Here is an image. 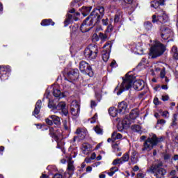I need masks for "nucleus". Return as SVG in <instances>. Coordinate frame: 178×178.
<instances>
[{"instance_id":"nucleus-46","label":"nucleus","mask_w":178,"mask_h":178,"mask_svg":"<svg viewBox=\"0 0 178 178\" xmlns=\"http://www.w3.org/2000/svg\"><path fill=\"white\" fill-rule=\"evenodd\" d=\"M110 66L111 67H116V66H118V64L116 63V60H113V61L111 62V63L110 64Z\"/></svg>"},{"instance_id":"nucleus-36","label":"nucleus","mask_w":178,"mask_h":178,"mask_svg":"<svg viewBox=\"0 0 178 178\" xmlns=\"http://www.w3.org/2000/svg\"><path fill=\"white\" fill-rule=\"evenodd\" d=\"M122 163H123L122 161V159H116L113 161V165H120Z\"/></svg>"},{"instance_id":"nucleus-58","label":"nucleus","mask_w":178,"mask_h":178,"mask_svg":"<svg viewBox=\"0 0 178 178\" xmlns=\"http://www.w3.org/2000/svg\"><path fill=\"white\" fill-rule=\"evenodd\" d=\"M159 99L157 97L154 99V104L155 105H158L159 104Z\"/></svg>"},{"instance_id":"nucleus-50","label":"nucleus","mask_w":178,"mask_h":178,"mask_svg":"<svg viewBox=\"0 0 178 178\" xmlns=\"http://www.w3.org/2000/svg\"><path fill=\"white\" fill-rule=\"evenodd\" d=\"M162 101H169V95H165V96H162L161 98Z\"/></svg>"},{"instance_id":"nucleus-19","label":"nucleus","mask_w":178,"mask_h":178,"mask_svg":"<svg viewBox=\"0 0 178 178\" xmlns=\"http://www.w3.org/2000/svg\"><path fill=\"white\" fill-rule=\"evenodd\" d=\"M42 104V102H41V100H38V102H36L35 109L33 111L34 116H35V115H38V113H40Z\"/></svg>"},{"instance_id":"nucleus-53","label":"nucleus","mask_w":178,"mask_h":178,"mask_svg":"<svg viewBox=\"0 0 178 178\" xmlns=\"http://www.w3.org/2000/svg\"><path fill=\"white\" fill-rule=\"evenodd\" d=\"M82 149H83V151H87L88 149V145L87 144H83L82 146Z\"/></svg>"},{"instance_id":"nucleus-43","label":"nucleus","mask_w":178,"mask_h":178,"mask_svg":"<svg viewBox=\"0 0 178 178\" xmlns=\"http://www.w3.org/2000/svg\"><path fill=\"white\" fill-rule=\"evenodd\" d=\"M160 76L161 77V79H165V77H166V72H165V68H163L161 72H160Z\"/></svg>"},{"instance_id":"nucleus-38","label":"nucleus","mask_w":178,"mask_h":178,"mask_svg":"<svg viewBox=\"0 0 178 178\" xmlns=\"http://www.w3.org/2000/svg\"><path fill=\"white\" fill-rule=\"evenodd\" d=\"M177 114H174L172 118V126L177 124Z\"/></svg>"},{"instance_id":"nucleus-33","label":"nucleus","mask_w":178,"mask_h":178,"mask_svg":"<svg viewBox=\"0 0 178 178\" xmlns=\"http://www.w3.org/2000/svg\"><path fill=\"white\" fill-rule=\"evenodd\" d=\"M99 38H100V40H102V41H106V40H108V35H106L105 33H99Z\"/></svg>"},{"instance_id":"nucleus-9","label":"nucleus","mask_w":178,"mask_h":178,"mask_svg":"<svg viewBox=\"0 0 178 178\" xmlns=\"http://www.w3.org/2000/svg\"><path fill=\"white\" fill-rule=\"evenodd\" d=\"M70 111L72 116H79V115H80V104L77 100H74L72 102Z\"/></svg>"},{"instance_id":"nucleus-30","label":"nucleus","mask_w":178,"mask_h":178,"mask_svg":"<svg viewBox=\"0 0 178 178\" xmlns=\"http://www.w3.org/2000/svg\"><path fill=\"white\" fill-rule=\"evenodd\" d=\"M119 170V168H118L117 167H112L110 169V171H106L105 173H107V175H108V176H113V175H115V173H116V172H118Z\"/></svg>"},{"instance_id":"nucleus-29","label":"nucleus","mask_w":178,"mask_h":178,"mask_svg":"<svg viewBox=\"0 0 178 178\" xmlns=\"http://www.w3.org/2000/svg\"><path fill=\"white\" fill-rule=\"evenodd\" d=\"M131 129L134 133H139V134L143 133V131H141V127L140 125H132Z\"/></svg>"},{"instance_id":"nucleus-35","label":"nucleus","mask_w":178,"mask_h":178,"mask_svg":"<svg viewBox=\"0 0 178 178\" xmlns=\"http://www.w3.org/2000/svg\"><path fill=\"white\" fill-rule=\"evenodd\" d=\"M63 125L65 130H69V129L70 128V124H69L67 120L63 121Z\"/></svg>"},{"instance_id":"nucleus-45","label":"nucleus","mask_w":178,"mask_h":178,"mask_svg":"<svg viewBox=\"0 0 178 178\" xmlns=\"http://www.w3.org/2000/svg\"><path fill=\"white\" fill-rule=\"evenodd\" d=\"M119 20H120V15H116L114 18L115 23H119Z\"/></svg>"},{"instance_id":"nucleus-34","label":"nucleus","mask_w":178,"mask_h":178,"mask_svg":"<svg viewBox=\"0 0 178 178\" xmlns=\"http://www.w3.org/2000/svg\"><path fill=\"white\" fill-rule=\"evenodd\" d=\"M94 130H95V133H97V134H102V133H103L102 129L101 128V127H99V125H97L94 128Z\"/></svg>"},{"instance_id":"nucleus-59","label":"nucleus","mask_w":178,"mask_h":178,"mask_svg":"<svg viewBox=\"0 0 178 178\" xmlns=\"http://www.w3.org/2000/svg\"><path fill=\"white\" fill-rule=\"evenodd\" d=\"M140 170V168H138V165H135L133 168L134 172H138Z\"/></svg>"},{"instance_id":"nucleus-7","label":"nucleus","mask_w":178,"mask_h":178,"mask_svg":"<svg viewBox=\"0 0 178 178\" xmlns=\"http://www.w3.org/2000/svg\"><path fill=\"white\" fill-rule=\"evenodd\" d=\"M79 69L82 73L84 74H88L90 77L94 76V72H92V68L90 64L87 63L86 61H81L79 64Z\"/></svg>"},{"instance_id":"nucleus-12","label":"nucleus","mask_w":178,"mask_h":178,"mask_svg":"<svg viewBox=\"0 0 178 178\" xmlns=\"http://www.w3.org/2000/svg\"><path fill=\"white\" fill-rule=\"evenodd\" d=\"M56 109H57V111H61L62 115L64 116L69 115V110L66 107V102H60L57 106H56Z\"/></svg>"},{"instance_id":"nucleus-62","label":"nucleus","mask_w":178,"mask_h":178,"mask_svg":"<svg viewBox=\"0 0 178 178\" xmlns=\"http://www.w3.org/2000/svg\"><path fill=\"white\" fill-rule=\"evenodd\" d=\"M102 146V143H99L96 147L95 148V149H99V148H101V147Z\"/></svg>"},{"instance_id":"nucleus-27","label":"nucleus","mask_w":178,"mask_h":178,"mask_svg":"<svg viewBox=\"0 0 178 178\" xmlns=\"http://www.w3.org/2000/svg\"><path fill=\"white\" fill-rule=\"evenodd\" d=\"M171 54L174 59L178 60V49L177 47L173 46L171 49Z\"/></svg>"},{"instance_id":"nucleus-25","label":"nucleus","mask_w":178,"mask_h":178,"mask_svg":"<svg viewBox=\"0 0 178 178\" xmlns=\"http://www.w3.org/2000/svg\"><path fill=\"white\" fill-rule=\"evenodd\" d=\"M67 170L70 175V173H73V172H74V165H73V161H72L71 159L68 161Z\"/></svg>"},{"instance_id":"nucleus-37","label":"nucleus","mask_w":178,"mask_h":178,"mask_svg":"<svg viewBox=\"0 0 178 178\" xmlns=\"http://www.w3.org/2000/svg\"><path fill=\"white\" fill-rule=\"evenodd\" d=\"M48 108H53V109L56 108V106L54 104V102L51 101V99H49Z\"/></svg>"},{"instance_id":"nucleus-42","label":"nucleus","mask_w":178,"mask_h":178,"mask_svg":"<svg viewBox=\"0 0 178 178\" xmlns=\"http://www.w3.org/2000/svg\"><path fill=\"white\" fill-rule=\"evenodd\" d=\"M83 12H86V13H90V12H91V9H92V7L90 6V7H83Z\"/></svg>"},{"instance_id":"nucleus-2","label":"nucleus","mask_w":178,"mask_h":178,"mask_svg":"<svg viewBox=\"0 0 178 178\" xmlns=\"http://www.w3.org/2000/svg\"><path fill=\"white\" fill-rule=\"evenodd\" d=\"M104 13H105V8L104 7L94 9L90 16L86 19L88 24H91L92 26L98 24L101 22V19L104 17Z\"/></svg>"},{"instance_id":"nucleus-24","label":"nucleus","mask_w":178,"mask_h":178,"mask_svg":"<svg viewBox=\"0 0 178 178\" xmlns=\"http://www.w3.org/2000/svg\"><path fill=\"white\" fill-rule=\"evenodd\" d=\"M139 112L138 109H134L131 111L129 114L130 119L134 120L138 118Z\"/></svg>"},{"instance_id":"nucleus-64","label":"nucleus","mask_w":178,"mask_h":178,"mask_svg":"<svg viewBox=\"0 0 178 178\" xmlns=\"http://www.w3.org/2000/svg\"><path fill=\"white\" fill-rule=\"evenodd\" d=\"M173 159H174V161H178V154H175Z\"/></svg>"},{"instance_id":"nucleus-3","label":"nucleus","mask_w":178,"mask_h":178,"mask_svg":"<svg viewBox=\"0 0 178 178\" xmlns=\"http://www.w3.org/2000/svg\"><path fill=\"white\" fill-rule=\"evenodd\" d=\"M165 51L166 47L161 43V42L155 40L150 47L149 56L152 59H155V58H159V56L163 55Z\"/></svg>"},{"instance_id":"nucleus-5","label":"nucleus","mask_w":178,"mask_h":178,"mask_svg":"<svg viewBox=\"0 0 178 178\" xmlns=\"http://www.w3.org/2000/svg\"><path fill=\"white\" fill-rule=\"evenodd\" d=\"M163 141V137H156V135H153L152 137L148 138L143 144L142 151H151L155 145H158L159 143Z\"/></svg>"},{"instance_id":"nucleus-20","label":"nucleus","mask_w":178,"mask_h":178,"mask_svg":"<svg viewBox=\"0 0 178 178\" xmlns=\"http://www.w3.org/2000/svg\"><path fill=\"white\" fill-rule=\"evenodd\" d=\"M135 52L138 54V55H143L144 54V49H143V44L138 43L135 47Z\"/></svg>"},{"instance_id":"nucleus-51","label":"nucleus","mask_w":178,"mask_h":178,"mask_svg":"<svg viewBox=\"0 0 178 178\" xmlns=\"http://www.w3.org/2000/svg\"><path fill=\"white\" fill-rule=\"evenodd\" d=\"M113 148L114 149H117V151H119V145L118 143H115L113 145Z\"/></svg>"},{"instance_id":"nucleus-47","label":"nucleus","mask_w":178,"mask_h":178,"mask_svg":"<svg viewBox=\"0 0 178 178\" xmlns=\"http://www.w3.org/2000/svg\"><path fill=\"white\" fill-rule=\"evenodd\" d=\"M90 106H91V108H95V106H97V102H95V101H94V100H91L90 101Z\"/></svg>"},{"instance_id":"nucleus-55","label":"nucleus","mask_w":178,"mask_h":178,"mask_svg":"<svg viewBox=\"0 0 178 178\" xmlns=\"http://www.w3.org/2000/svg\"><path fill=\"white\" fill-rule=\"evenodd\" d=\"M83 133V131L81 130V129L78 128L75 132V134H81Z\"/></svg>"},{"instance_id":"nucleus-39","label":"nucleus","mask_w":178,"mask_h":178,"mask_svg":"<svg viewBox=\"0 0 178 178\" xmlns=\"http://www.w3.org/2000/svg\"><path fill=\"white\" fill-rule=\"evenodd\" d=\"M53 95H54L56 97H60V90H58V89H54V92H53Z\"/></svg>"},{"instance_id":"nucleus-13","label":"nucleus","mask_w":178,"mask_h":178,"mask_svg":"<svg viewBox=\"0 0 178 178\" xmlns=\"http://www.w3.org/2000/svg\"><path fill=\"white\" fill-rule=\"evenodd\" d=\"M161 38L163 40H168L173 34V32H172V30L168 27L162 26L161 28Z\"/></svg>"},{"instance_id":"nucleus-56","label":"nucleus","mask_w":178,"mask_h":178,"mask_svg":"<svg viewBox=\"0 0 178 178\" xmlns=\"http://www.w3.org/2000/svg\"><path fill=\"white\" fill-rule=\"evenodd\" d=\"M170 159V155H169L168 154H164V160L165 161H168Z\"/></svg>"},{"instance_id":"nucleus-11","label":"nucleus","mask_w":178,"mask_h":178,"mask_svg":"<svg viewBox=\"0 0 178 178\" xmlns=\"http://www.w3.org/2000/svg\"><path fill=\"white\" fill-rule=\"evenodd\" d=\"M10 72V67L9 65H0V79L1 80H6L8 79V73Z\"/></svg>"},{"instance_id":"nucleus-44","label":"nucleus","mask_w":178,"mask_h":178,"mask_svg":"<svg viewBox=\"0 0 178 178\" xmlns=\"http://www.w3.org/2000/svg\"><path fill=\"white\" fill-rule=\"evenodd\" d=\"M145 177V173L144 172H138L137 174V178H144Z\"/></svg>"},{"instance_id":"nucleus-32","label":"nucleus","mask_w":178,"mask_h":178,"mask_svg":"<svg viewBox=\"0 0 178 178\" xmlns=\"http://www.w3.org/2000/svg\"><path fill=\"white\" fill-rule=\"evenodd\" d=\"M144 27L147 31H149V30L152 29V24L149 22H145L144 23Z\"/></svg>"},{"instance_id":"nucleus-54","label":"nucleus","mask_w":178,"mask_h":178,"mask_svg":"<svg viewBox=\"0 0 178 178\" xmlns=\"http://www.w3.org/2000/svg\"><path fill=\"white\" fill-rule=\"evenodd\" d=\"M102 22L103 26H107V24H108V19H103L102 20Z\"/></svg>"},{"instance_id":"nucleus-18","label":"nucleus","mask_w":178,"mask_h":178,"mask_svg":"<svg viewBox=\"0 0 178 178\" xmlns=\"http://www.w3.org/2000/svg\"><path fill=\"white\" fill-rule=\"evenodd\" d=\"M49 118L53 120V123H54V124L56 126H60V118L55 115H49Z\"/></svg>"},{"instance_id":"nucleus-17","label":"nucleus","mask_w":178,"mask_h":178,"mask_svg":"<svg viewBox=\"0 0 178 178\" xmlns=\"http://www.w3.org/2000/svg\"><path fill=\"white\" fill-rule=\"evenodd\" d=\"M165 2H166V0L152 1L151 6L152 8H156L159 6H163Z\"/></svg>"},{"instance_id":"nucleus-15","label":"nucleus","mask_w":178,"mask_h":178,"mask_svg":"<svg viewBox=\"0 0 178 178\" xmlns=\"http://www.w3.org/2000/svg\"><path fill=\"white\" fill-rule=\"evenodd\" d=\"M118 112L122 115L127 113V103L126 102H122L118 104Z\"/></svg>"},{"instance_id":"nucleus-28","label":"nucleus","mask_w":178,"mask_h":178,"mask_svg":"<svg viewBox=\"0 0 178 178\" xmlns=\"http://www.w3.org/2000/svg\"><path fill=\"white\" fill-rule=\"evenodd\" d=\"M131 122L129 118H124L122 121V129H127L130 126Z\"/></svg>"},{"instance_id":"nucleus-60","label":"nucleus","mask_w":178,"mask_h":178,"mask_svg":"<svg viewBox=\"0 0 178 178\" xmlns=\"http://www.w3.org/2000/svg\"><path fill=\"white\" fill-rule=\"evenodd\" d=\"M90 120V123H95V122H97V118H95V117H92Z\"/></svg>"},{"instance_id":"nucleus-48","label":"nucleus","mask_w":178,"mask_h":178,"mask_svg":"<svg viewBox=\"0 0 178 178\" xmlns=\"http://www.w3.org/2000/svg\"><path fill=\"white\" fill-rule=\"evenodd\" d=\"M165 123H166V121L163 119L158 120L157 121L158 124H165Z\"/></svg>"},{"instance_id":"nucleus-49","label":"nucleus","mask_w":178,"mask_h":178,"mask_svg":"<svg viewBox=\"0 0 178 178\" xmlns=\"http://www.w3.org/2000/svg\"><path fill=\"white\" fill-rule=\"evenodd\" d=\"M162 116H163V118H169V112L163 111L162 113Z\"/></svg>"},{"instance_id":"nucleus-14","label":"nucleus","mask_w":178,"mask_h":178,"mask_svg":"<svg viewBox=\"0 0 178 178\" xmlns=\"http://www.w3.org/2000/svg\"><path fill=\"white\" fill-rule=\"evenodd\" d=\"M67 77H68L70 80H77V79H79V70H72L69 71L67 74Z\"/></svg>"},{"instance_id":"nucleus-31","label":"nucleus","mask_w":178,"mask_h":178,"mask_svg":"<svg viewBox=\"0 0 178 178\" xmlns=\"http://www.w3.org/2000/svg\"><path fill=\"white\" fill-rule=\"evenodd\" d=\"M129 159H130V154H129V152L124 153L121 157V161L122 163H124V162H129Z\"/></svg>"},{"instance_id":"nucleus-8","label":"nucleus","mask_w":178,"mask_h":178,"mask_svg":"<svg viewBox=\"0 0 178 178\" xmlns=\"http://www.w3.org/2000/svg\"><path fill=\"white\" fill-rule=\"evenodd\" d=\"M105 49L102 51V59L104 62H108L109 59V54H111V49H112V42L108 41L104 46Z\"/></svg>"},{"instance_id":"nucleus-57","label":"nucleus","mask_w":178,"mask_h":178,"mask_svg":"<svg viewBox=\"0 0 178 178\" xmlns=\"http://www.w3.org/2000/svg\"><path fill=\"white\" fill-rule=\"evenodd\" d=\"M113 29V26L112 25H108V28H107V31L109 33L111 31H112Z\"/></svg>"},{"instance_id":"nucleus-6","label":"nucleus","mask_w":178,"mask_h":178,"mask_svg":"<svg viewBox=\"0 0 178 178\" xmlns=\"http://www.w3.org/2000/svg\"><path fill=\"white\" fill-rule=\"evenodd\" d=\"M85 58L89 60L96 59L98 56V47L95 44H90L84 51Z\"/></svg>"},{"instance_id":"nucleus-40","label":"nucleus","mask_w":178,"mask_h":178,"mask_svg":"<svg viewBox=\"0 0 178 178\" xmlns=\"http://www.w3.org/2000/svg\"><path fill=\"white\" fill-rule=\"evenodd\" d=\"M49 134L51 137H55V129L54 127L49 128Z\"/></svg>"},{"instance_id":"nucleus-21","label":"nucleus","mask_w":178,"mask_h":178,"mask_svg":"<svg viewBox=\"0 0 178 178\" xmlns=\"http://www.w3.org/2000/svg\"><path fill=\"white\" fill-rule=\"evenodd\" d=\"M130 160H131V163H133V165H134V164L137 163V162H138V157L137 156V152L134 151L131 153Z\"/></svg>"},{"instance_id":"nucleus-10","label":"nucleus","mask_w":178,"mask_h":178,"mask_svg":"<svg viewBox=\"0 0 178 178\" xmlns=\"http://www.w3.org/2000/svg\"><path fill=\"white\" fill-rule=\"evenodd\" d=\"M152 23H166L168 17V15H166V13H163L161 15H159L158 17H156V15H152Z\"/></svg>"},{"instance_id":"nucleus-61","label":"nucleus","mask_w":178,"mask_h":178,"mask_svg":"<svg viewBox=\"0 0 178 178\" xmlns=\"http://www.w3.org/2000/svg\"><path fill=\"white\" fill-rule=\"evenodd\" d=\"M90 120V123H95V122H97V118H95V117H92Z\"/></svg>"},{"instance_id":"nucleus-23","label":"nucleus","mask_w":178,"mask_h":178,"mask_svg":"<svg viewBox=\"0 0 178 178\" xmlns=\"http://www.w3.org/2000/svg\"><path fill=\"white\" fill-rule=\"evenodd\" d=\"M41 26H55V22L52 21V19H43L41 23Z\"/></svg>"},{"instance_id":"nucleus-1","label":"nucleus","mask_w":178,"mask_h":178,"mask_svg":"<svg viewBox=\"0 0 178 178\" xmlns=\"http://www.w3.org/2000/svg\"><path fill=\"white\" fill-rule=\"evenodd\" d=\"M133 84V88L137 91H141L144 88V81L141 80H138L134 81V76L130 75L129 73H127L125 75V79H123V82L121 84L120 89L117 93L118 95H120L124 91V90H129L131 85Z\"/></svg>"},{"instance_id":"nucleus-63","label":"nucleus","mask_w":178,"mask_h":178,"mask_svg":"<svg viewBox=\"0 0 178 178\" xmlns=\"http://www.w3.org/2000/svg\"><path fill=\"white\" fill-rule=\"evenodd\" d=\"M91 170H92V167H91V166H88V167L86 168V172H91Z\"/></svg>"},{"instance_id":"nucleus-4","label":"nucleus","mask_w":178,"mask_h":178,"mask_svg":"<svg viewBox=\"0 0 178 178\" xmlns=\"http://www.w3.org/2000/svg\"><path fill=\"white\" fill-rule=\"evenodd\" d=\"M163 163L162 161H156L147 168V172L152 173L156 178H163L165 175H166V170L163 168Z\"/></svg>"},{"instance_id":"nucleus-41","label":"nucleus","mask_w":178,"mask_h":178,"mask_svg":"<svg viewBox=\"0 0 178 178\" xmlns=\"http://www.w3.org/2000/svg\"><path fill=\"white\" fill-rule=\"evenodd\" d=\"M45 122L47 124H49V126H52L54 124V122L52 120H50L49 118H46Z\"/></svg>"},{"instance_id":"nucleus-52","label":"nucleus","mask_w":178,"mask_h":178,"mask_svg":"<svg viewBox=\"0 0 178 178\" xmlns=\"http://www.w3.org/2000/svg\"><path fill=\"white\" fill-rule=\"evenodd\" d=\"M69 23H70V19H68V18H66L65 22H64V24H65V26H69Z\"/></svg>"},{"instance_id":"nucleus-26","label":"nucleus","mask_w":178,"mask_h":178,"mask_svg":"<svg viewBox=\"0 0 178 178\" xmlns=\"http://www.w3.org/2000/svg\"><path fill=\"white\" fill-rule=\"evenodd\" d=\"M108 113L113 118L118 116V110L115 107H110L108 109Z\"/></svg>"},{"instance_id":"nucleus-16","label":"nucleus","mask_w":178,"mask_h":178,"mask_svg":"<svg viewBox=\"0 0 178 178\" xmlns=\"http://www.w3.org/2000/svg\"><path fill=\"white\" fill-rule=\"evenodd\" d=\"M90 26L92 25L88 24V22H87V19H86L80 27L81 31L82 33H87V31H90V30H91V26Z\"/></svg>"},{"instance_id":"nucleus-22","label":"nucleus","mask_w":178,"mask_h":178,"mask_svg":"<svg viewBox=\"0 0 178 178\" xmlns=\"http://www.w3.org/2000/svg\"><path fill=\"white\" fill-rule=\"evenodd\" d=\"M111 137L113 138V143H115V141H116V140H122L123 136H122L121 134L118 133V131H114L111 134Z\"/></svg>"}]
</instances>
